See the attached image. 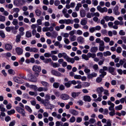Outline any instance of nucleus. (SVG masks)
<instances>
[{
    "instance_id": "f257e3e1",
    "label": "nucleus",
    "mask_w": 126,
    "mask_h": 126,
    "mask_svg": "<svg viewBox=\"0 0 126 126\" xmlns=\"http://www.w3.org/2000/svg\"><path fill=\"white\" fill-rule=\"evenodd\" d=\"M30 75V77L29 79V81L31 82H36L37 81L36 78L38 77L39 74L38 73L35 72L34 75L32 73H31Z\"/></svg>"
},
{
    "instance_id": "f03ea898",
    "label": "nucleus",
    "mask_w": 126,
    "mask_h": 126,
    "mask_svg": "<svg viewBox=\"0 0 126 126\" xmlns=\"http://www.w3.org/2000/svg\"><path fill=\"white\" fill-rule=\"evenodd\" d=\"M15 109L18 112L21 114L22 116L23 117L26 116L25 111L23 109L19 107H16Z\"/></svg>"
},
{
    "instance_id": "7ed1b4c3",
    "label": "nucleus",
    "mask_w": 126,
    "mask_h": 126,
    "mask_svg": "<svg viewBox=\"0 0 126 126\" xmlns=\"http://www.w3.org/2000/svg\"><path fill=\"white\" fill-rule=\"evenodd\" d=\"M32 69L33 71L37 72L38 73L40 72L41 71V67L36 65H34Z\"/></svg>"
},
{
    "instance_id": "20e7f679",
    "label": "nucleus",
    "mask_w": 126,
    "mask_h": 126,
    "mask_svg": "<svg viewBox=\"0 0 126 126\" xmlns=\"http://www.w3.org/2000/svg\"><path fill=\"white\" fill-rule=\"evenodd\" d=\"M97 9L100 12L102 13L104 12H107L108 11V9L106 7H104L102 8L99 5L97 6Z\"/></svg>"
},
{
    "instance_id": "39448f33",
    "label": "nucleus",
    "mask_w": 126,
    "mask_h": 126,
    "mask_svg": "<svg viewBox=\"0 0 126 126\" xmlns=\"http://www.w3.org/2000/svg\"><path fill=\"white\" fill-rule=\"evenodd\" d=\"M108 104L110 106L109 107V110L110 111H115L114 109V107L115 105L114 104L112 103L110 101H108L107 102Z\"/></svg>"
},
{
    "instance_id": "423d86ee",
    "label": "nucleus",
    "mask_w": 126,
    "mask_h": 126,
    "mask_svg": "<svg viewBox=\"0 0 126 126\" xmlns=\"http://www.w3.org/2000/svg\"><path fill=\"white\" fill-rule=\"evenodd\" d=\"M115 70L114 68L111 66L109 67L108 69L109 72L113 75H115L116 74V73L114 72Z\"/></svg>"
},
{
    "instance_id": "0eeeda50",
    "label": "nucleus",
    "mask_w": 126,
    "mask_h": 126,
    "mask_svg": "<svg viewBox=\"0 0 126 126\" xmlns=\"http://www.w3.org/2000/svg\"><path fill=\"white\" fill-rule=\"evenodd\" d=\"M60 97L62 99L64 100L68 99L69 98V97L68 95L65 94H61L60 95Z\"/></svg>"
},
{
    "instance_id": "6e6552de",
    "label": "nucleus",
    "mask_w": 126,
    "mask_h": 126,
    "mask_svg": "<svg viewBox=\"0 0 126 126\" xmlns=\"http://www.w3.org/2000/svg\"><path fill=\"white\" fill-rule=\"evenodd\" d=\"M16 53L18 55H21L23 53V49L20 47H17L16 49Z\"/></svg>"
},
{
    "instance_id": "1a4fd4ad",
    "label": "nucleus",
    "mask_w": 126,
    "mask_h": 126,
    "mask_svg": "<svg viewBox=\"0 0 126 126\" xmlns=\"http://www.w3.org/2000/svg\"><path fill=\"white\" fill-rule=\"evenodd\" d=\"M51 73L53 75L56 76L61 77L62 76L61 73L54 70H52L51 71Z\"/></svg>"
},
{
    "instance_id": "9d476101",
    "label": "nucleus",
    "mask_w": 126,
    "mask_h": 126,
    "mask_svg": "<svg viewBox=\"0 0 126 126\" xmlns=\"http://www.w3.org/2000/svg\"><path fill=\"white\" fill-rule=\"evenodd\" d=\"M65 59L68 62H70L72 63H74L75 61L74 58H70L67 55V56Z\"/></svg>"
},
{
    "instance_id": "9b49d317",
    "label": "nucleus",
    "mask_w": 126,
    "mask_h": 126,
    "mask_svg": "<svg viewBox=\"0 0 126 126\" xmlns=\"http://www.w3.org/2000/svg\"><path fill=\"white\" fill-rule=\"evenodd\" d=\"M118 6L116 5L113 9V12H114L115 14L116 15H118L120 14V12L118 11Z\"/></svg>"
},
{
    "instance_id": "f8f14e48",
    "label": "nucleus",
    "mask_w": 126,
    "mask_h": 126,
    "mask_svg": "<svg viewBox=\"0 0 126 126\" xmlns=\"http://www.w3.org/2000/svg\"><path fill=\"white\" fill-rule=\"evenodd\" d=\"M5 47L6 50L9 51L12 49V47L11 44H7L5 45Z\"/></svg>"
},
{
    "instance_id": "ddd939ff",
    "label": "nucleus",
    "mask_w": 126,
    "mask_h": 126,
    "mask_svg": "<svg viewBox=\"0 0 126 126\" xmlns=\"http://www.w3.org/2000/svg\"><path fill=\"white\" fill-rule=\"evenodd\" d=\"M104 89L102 87H99L97 88L96 91L98 93H102L104 91Z\"/></svg>"
},
{
    "instance_id": "4468645a",
    "label": "nucleus",
    "mask_w": 126,
    "mask_h": 126,
    "mask_svg": "<svg viewBox=\"0 0 126 126\" xmlns=\"http://www.w3.org/2000/svg\"><path fill=\"white\" fill-rule=\"evenodd\" d=\"M67 55V54L64 52L62 53H59L58 55V57L59 58L63 57L64 59H65Z\"/></svg>"
},
{
    "instance_id": "2eb2a0df",
    "label": "nucleus",
    "mask_w": 126,
    "mask_h": 126,
    "mask_svg": "<svg viewBox=\"0 0 126 126\" xmlns=\"http://www.w3.org/2000/svg\"><path fill=\"white\" fill-rule=\"evenodd\" d=\"M69 111L70 113L74 115H77L79 113L77 111L74 110H69Z\"/></svg>"
},
{
    "instance_id": "dca6fc26",
    "label": "nucleus",
    "mask_w": 126,
    "mask_h": 126,
    "mask_svg": "<svg viewBox=\"0 0 126 126\" xmlns=\"http://www.w3.org/2000/svg\"><path fill=\"white\" fill-rule=\"evenodd\" d=\"M80 14L81 17H84L86 16L85 11L83 9H81L80 11Z\"/></svg>"
},
{
    "instance_id": "f3484780",
    "label": "nucleus",
    "mask_w": 126,
    "mask_h": 126,
    "mask_svg": "<svg viewBox=\"0 0 126 126\" xmlns=\"http://www.w3.org/2000/svg\"><path fill=\"white\" fill-rule=\"evenodd\" d=\"M83 99L84 101H85L90 102L91 100L90 97L88 95H85L84 96Z\"/></svg>"
},
{
    "instance_id": "a211bd4d",
    "label": "nucleus",
    "mask_w": 126,
    "mask_h": 126,
    "mask_svg": "<svg viewBox=\"0 0 126 126\" xmlns=\"http://www.w3.org/2000/svg\"><path fill=\"white\" fill-rule=\"evenodd\" d=\"M77 40L79 43L81 44L83 43L84 40V38L81 36H79L77 38Z\"/></svg>"
},
{
    "instance_id": "6ab92c4d",
    "label": "nucleus",
    "mask_w": 126,
    "mask_h": 126,
    "mask_svg": "<svg viewBox=\"0 0 126 126\" xmlns=\"http://www.w3.org/2000/svg\"><path fill=\"white\" fill-rule=\"evenodd\" d=\"M88 58L91 57L92 58H94L96 56V54L94 53H91L90 52L88 53L87 54Z\"/></svg>"
},
{
    "instance_id": "aec40b11",
    "label": "nucleus",
    "mask_w": 126,
    "mask_h": 126,
    "mask_svg": "<svg viewBox=\"0 0 126 126\" xmlns=\"http://www.w3.org/2000/svg\"><path fill=\"white\" fill-rule=\"evenodd\" d=\"M98 49V48L96 47H92L90 50V51L92 53H95Z\"/></svg>"
},
{
    "instance_id": "412c9836",
    "label": "nucleus",
    "mask_w": 126,
    "mask_h": 126,
    "mask_svg": "<svg viewBox=\"0 0 126 126\" xmlns=\"http://www.w3.org/2000/svg\"><path fill=\"white\" fill-rule=\"evenodd\" d=\"M20 0H15L14 1V5L16 6H18L20 5Z\"/></svg>"
},
{
    "instance_id": "4be33fe9",
    "label": "nucleus",
    "mask_w": 126,
    "mask_h": 126,
    "mask_svg": "<svg viewBox=\"0 0 126 126\" xmlns=\"http://www.w3.org/2000/svg\"><path fill=\"white\" fill-rule=\"evenodd\" d=\"M114 24L116 25H118L119 24L120 25H122L124 24V22L122 21H119L118 20H115L114 22Z\"/></svg>"
},
{
    "instance_id": "5701e85b",
    "label": "nucleus",
    "mask_w": 126,
    "mask_h": 126,
    "mask_svg": "<svg viewBox=\"0 0 126 126\" xmlns=\"http://www.w3.org/2000/svg\"><path fill=\"white\" fill-rule=\"evenodd\" d=\"M21 38V36L19 34H18L16 36V38L15 39V41L17 43H18L20 41V38Z\"/></svg>"
},
{
    "instance_id": "b1692460",
    "label": "nucleus",
    "mask_w": 126,
    "mask_h": 126,
    "mask_svg": "<svg viewBox=\"0 0 126 126\" xmlns=\"http://www.w3.org/2000/svg\"><path fill=\"white\" fill-rule=\"evenodd\" d=\"M65 23L68 24L71 23V24H73V21L72 20L70 19H65Z\"/></svg>"
},
{
    "instance_id": "393cba45",
    "label": "nucleus",
    "mask_w": 126,
    "mask_h": 126,
    "mask_svg": "<svg viewBox=\"0 0 126 126\" xmlns=\"http://www.w3.org/2000/svg\"><path fill=\"white\" fill-rule=\"evenodd\" d=\"M80 93V92H73L72 93V96L73 97L75 98L77 96H78Z\"/></svg>"
},
{
    "instance_id": "a878e982",
    "label": "nucleus",
    "mask_w": 126,
    "mask_h": 126,
    "mask_svg": "<svg viewBox=\"0 0 126 126\" xmlns=\"http://www.w3.org/2000/svg\"><path fill=\"white\" fill-rule=\"evenodd\" d=\"M41 83L46 88H47L49 86V84L47 82L45 81H42Z\"/></svg>"
},
{
    "instance_id": "bb28decb",
    "label": "nucleus",
    "mask_w": 126,
    "mask_h": 126,
    "mask_svg": "<svg viewBox=\"0 0 126 126\" xmlns=\"http://www.w3.org/2000/svg\"><path fill=\"white\" fill-rule=\"evenodd\" d=\"M69 38L70 41L72 42L76 40L77 37L75 35L70 36Z\"/></svg>"
},
{
    "instance_id": "cd10ccee",
    "label": "nucleus",
    "mask_w": 126,
    "mask_h": 126,
    "mask_svg": "<svg viewBox=\"0 0 126 126\" xmlns=\"http://www.w3.org/2000/svg\"><path fill=\"white\" fill-rule=\"evenodd\" d=\"M82 6V4L80 3H78L76 6V7L75 9L77 11H79L80 7H81Z\"/></svg>"
},
{
    "instance_id": "c85d7f7f",
    "label": "nucleus",
    "mask_w": 126,
    "mask_h": 126,
    "mask_svg": "<svg viewBox=\"0 0 126 126\" xmlns=\"http://www.w3.org/2000/svg\"><path fill=\"white\" fill-rule=\"evenodd\" d=\"M45 99L44 100L45 101H49V100L50 99V96L49 94H46L45 96Z\"/></svg>"
},
{
    "instance_id": "c756f323",
    "label": "nucleus",
    "mask_w": 126,
    "mask_h": 126,
    "mask_svg": "<svg viewBox=\"0 0 126 126\" xmlns=\"http://www.w3.org/2000/svg\"><path fill=\"white\" fill-rule=\"evenodd\" d=\"M60 83L58 82H54L53 84V86L55 88H58L60 85Z\"/></svg>"
},
{
    "instance_id": "7c9ffc66",
    "label": "nucleus",
    "mask_w": 126,
    "mask_h": 126,
    "mask_svg": "<svg viewBox=\"0 0 126 126\" xmlns=\"http://www.w3.org/2000/svg\"><path fill=\"white\" fill-rule=\"evenodd\" d=\"M38 50L35 47L31 48L30 52H33L35 53L37 52L38 51Z\"/></svg>"
},
{
    "instance_id": "2f4dec72",
    "label": "nucleus",
    "mask_w": 126,
    "mask_h": 126,
    "mask_svg": "<svg viewBox=\"0 0 126 126\" xmlns=\"http://www.w3.org/2000/svg\"><path fill=\"white\" fill-rule=\"evenodd\" d=\"M35 13L37 16H39L41 14V12L39 10L37 9L35 11Z\"/></svg>"
},
{
    "instance_id": "473e14b6",
    "label": "nucleus",
    "mask_w": 126,
    "mask_h": 126,
    "mask_svg": "<svg viewBox=\"0 0 126 126\" xmlns=\"http://www.w3.org/2000/svg\"><path fill=\"white\" fill-rule=\"evenodd\" d=\"M32 33L29 31H27L26 32V36L28 38L31 37L32 36Z\"/></svg>"
},
{
    "instance_id": "72a5a7b5",
    "label": "nucleus",
    "mask_w": 126,
    "mask_h": 126,
    "mask_svg": "<svg viewBox=\"0 0 126 126\" xmlns=\"http://www.w3.org/2000/svg\"><path fill=\"white\" fill-rule=\"evenodd\" d=\"M103 54L104 56H107L110 55L111 54V53L110 51H107L106 52H104Z\"/></svg>"
},
{
    "instance_id": "f704fd0d",
    "label": "nucleus",
    "mask_w": 126,
    "mask_h": 126,
    "mask_svg": "<svg viewBox=\"0 0 126 126\" xmlns=\"http://www.w3.org/2000/svg\"><path fill=\"white\" fill-rule=\"evenodd\" d=\"M15 112V111L14 110H8L7 112L8 114L9 115L14 114Z\"/></svg>"
},
{
    "instance_id": "c9c22d12",
    "label": "nucleus",
    "mask_w": 126,
    "mask_h": 126,
    "mask_svg": "<svg viewBox=\"0 0 126 126\" xmlns=\"http://www.w3.org/2000/svg\"><path fill=\"white\" fill-rule=\"evenodd\" d=\"M86 17L88 18H91L92 16H93V13H88L86 15Z\"/></svg>"
},
{
    "instance_id": "e433bc0d",
    "label": "nucleus",
    "mask_w": 126,
    "mask_h": 126,
    "mask_svg": "<svg viewBox=\"0 0 126 126\" xmlns=\"http://www.w3.org/2000/svg\"><path fill=\"white\" fill-rule=\"evenodd\" d=\"M25 109L29 112L31 113L32 112V110L30 107L26 105L25 106Z\"/></svg>"
},
{
    "instance_id": "4c0bfd02",
    "label": "nucleus",
    "mask_w": 126,
    "mask_h": 126,
    "mask_svg": "<svg viewBox=\"0 0 126 126\" xmlns=\"http://www.w3.org/2000/svg\"><path fill=\"white\" fill-rule=\"evenodd\" d=\"M52 60L50 58H46L45 59L43 62L46 63H48L49 62H51Z\"/></svg>"
},
{
    "instance_id": "58836bf2",
    "label": "nucleus",
    "mask_w": 126,
    "mask_h": 126,
    "mask_svg": "<svg viewBox=\"0 0 126 126\" xmlns=\"http://www.w3.org/2000/svg\"><path fill=\"white\" fill-rule=\"evenodd\" d=\"M82 57L83 59L85 60H89L88 57L87 55L83 54L82 55Z\"/></svg>"
},
{
    "instance_id": "ea45409f",
    "label": "nucleus",
    "mask_w": 126,
    "mask_h": 126,
    "mask_svg": "<svg viewBox=\"0 0 126 126\" xmlns=\"http://www.w3.org/2000/svg\"><path fill=\"white\" fill-rule=\"evenodd\" d=\"M93 68L95 71H97L98 69V65L96 64H94L93 66Z\"/></svg>"
},
{
    "instance_id": "a19ab883",
    "label": "nucleus",
    "mask_w": 126,
    "mask_h": 126,
    "mask_svg": "<svg viewBox=\"0 0 126 126\" xmlns=\"http://www.w3.org/2000/svg\"><path fill=\"white\" fill-rule=\"evenodd\" d=\"M87 21L86 20L84 19L81 20L80 22V24L82 25H84L87 24Z\"/></svg>"
},
{
    "instance_id": "79ce46f5",
    "label": "nucleus",
    "mask_w": 126,
    "mask_h": 126,
    "mask_svg": "<svg viewBox=\"0 0 126 126\" xmlns=\"http://www.w3.org/2000/svg\"><path fill=\"white\" fill-rule=\"evenodd\" d=\"M122 106L120 105L119 106L115 107V108L116 110H121L122 109Z\"/></svg>"
},
{
    "instance_id": "37998d69",
    "label": "nucleus",
    "mask_w": 126,
    "mask_h": 126,
    "mask_svg": "<svg viewBox=\"0 0 126 126\" xmlns=\"http://www.w3.org/2000/svg\"><path fill=\"white\" fill-rule=\"evenodd\" d=\"M5 20V17L3 16L0 15V21L4 22Z\"/></svg>"
},
{
    "instance_id": "c03bdc74",
    "label": "nucleus",
    "mask_w": 126,
    "mask_h": 126,
    "mask_svg": "<svg viewBox=\"0 0 126 126\" xmlns=\"http://www.w3.org/2000/svg\"><path fill=\"white\" fill-rule=\"evenodd\" d=\"M71 83L70 81H69L68 82L65 83L64 84L65 86L67 88L69 87L70 86Z\"/></svg>"
},
{
    "instance_id": "a18cd8bd",
    "label": "nucleus",
    "mask_w": 126,
    "mask_h": 126,
    "mask_svg": "<svg viewBox=\"0 0 126 126\" xmlns=\"http://www.w3.org/2000/svg\"><path fill=\"white\" fill-rule=\"evenodd\" d=\"M49 103V101H47L44 100H42V103L44 104V105L46 107L47 106V104Z\"/></svg>"
},
{
    "instance_id": "49530a36",
    "label": "nucleus",
    "mask_w": 126,
    "mask_h": 126,
    "mask_svg": "<svg viewBox=\"0 0 126 126\" xmlns=\"http://www.w3.org/2000/svg\"><path fill=\"white\" fill-rule=\"evenodd\" d=\"M12 23V24L15 25H17L18 24V22L17 20L16 19H13Z\"/></svg>"
},
{
    "instance_id": "de8ad7c7",
    "label": "nucleus",
    "mask_w": 126,
    "mask_h": 126,
    "mask_svg": "<svg viewBox=\"0 0 126 126\" xmlns=\"http://www.w3.org/2000/svg\"><path fill=\"white\" fill-rule=\"evenodd\" d=\"M0 35L2 38H4L5 37V34L2 31H1L0 32Z\"/></svg>"
},
{
    "instance_id": "09e8293b",
    "label": "nucleus",
    "mask_w": 126,
    "mask_h": 126,
    "mask_svg": "<svg viewBox=\"0 0 126 126\" xmlns=\"http://www.w3.org/2000/svg\"><path fill=\"white\" fill-rule=\"evenodd\" d=\"M104 41L106 43H108L110 41L109 38L108 37H105L104 38Z\"/></svg>"
},
{
    "instance_id": "8fccbe9b",
    "label": "nucleus",
    "mask_w": 126,
    "mask_h": 126,
    "mask_svg": "<svg viewBox=\"0 0 126 126\" xmlns=\"http://www.w3.org/2000/svg\"><path fill=\"white\" fill-rule=\"evenodd\" d=\"M122 49L120 47H117L116 49V52L118 53H119L121 52Z\"/></svg>"
},
{
    "instance_id": "3c124183",
    "label": "nucleus",
    "mask_w": 126,
    "mask_h": 126,
    "mask_svg": "<svg viewBox=\"0 0 126 126\" xmlns=\"http://www.w3.org/2000/svg\"><path fill=\"white\" fill-rule=\"evenodd\" d=\"M90 85V83L86 82H84L83 84L84 86L85 87H88Z\"/></svg>"
},
{
    "instance_id": "603ef678",
    "label": "nucleus",
    "mask_w": 126,
    "mask_h": 126,
    "mask_svg": "<svg viewBox=\"0 0 126 126\" xmlns=\"http://www.w3.org/2000/svg\"><path fill=\"white\" fill-rule=\"evenodd\" d=\"M53 105L50 104L49 103L47 104V106L46 107V108L47 109H50L51 108L53 107Z\"/></svg>"
},
{
    "instance_id": "864d4df0",
    "label": "nucleus",
    "mask_w": 126,
    "mask_h": 126,
    "mask_svg": "<svg viewBox=\"0 0 126 126\" xmlns=\"http://www.w3.org/2000/svg\"><path fill=\"white\" fill-rule=\"evenodd\" d=\"M76 120V118L74 116H72L70 118V122L71 123L74 122Z\"/></svg>"
},
{
    "instance_id": "5fc2aeb1",
    "label": "nucleus",
    "mask_w": 126,
    "mask_h": 126,
    "mask_svg": "<svg viewBox=\"0 0 126 126\" xmlns=\"http://www.w3.org/2000/svg\"><path fill=\"white\" fill-rule=\"evenodd\" d=\"M13 11L14 12H15L16 13H18L19 12V9L18 8H14L13 9Z\"/></svg>"
},
{
    "instance_id": "6e6d98bb",
    "label": "nucleus",
    "mask_w": 126,
    "mask_h": 126,
    "mask_svg": "<svg viewBox=\"0 0 126 126\" xmlns=\"http://www.w3.org/2000/svg\"><path fill=\"white\" fill-rule=\"evenodd\" d=\"M119 34L120 35L123 36L125 35V33L123 30H120L119 32Z\"/></svg>"
},
{
    "instance_id": "4d7b16f0",
    "label": "nucleus",
    "mask_w": 126,
    "mask_h": 126,
    "mask_svg": "<svg viewBox=\"0 0 126 126\" xmlns=\"http://www.w3.org/2000/svg\"><path fill=\"white\" fill-rule=\"evenodd\" d=\"M58 35V34L57 33L55 32H54L52 33L51 36L54 38H56Z\"/></svg>"
},
{
    "instance_id": "13d9d810",
    "label": "nucleus",
    "mask_w": 126,
    "mask_h": 126,
    "mask_svg": "<svg viewBox=\"0 0 126 126\" xmlns=\"http://www.w3.org/2000/svg\"><path fill=\"white\" fill-rule=\"evenodd\" d=\"M92 4L94 6H96L98 4V1L96 0H92Z\"/></svg>"
},
{
    "instance_id": "bf43d9fd",
    "label": "nucleus",
    "mask_w": 126,
    "mask_h": 126,
    "mask_svg": "<svg viewBox=\"0 0 126 126\" xmlns=\"http://www.w3.org/2000/svg\"><path fill=\"white\" fill-rule=\"evenodd\" d=\"M74 78L77 79H81V76L80 75H76L74 76Z\"/></svg>"
},
{
    "instance_id": "052dcab7",
    "label": "nucleus",
    "mask_w": 126,
    "mask_h": 126,
    "mask_svg": "<svg viewBox=\"0 0 126 126\" xmlns=\"http://www.w3.org/2000/svg\"><path fill=\"white\" fill-rule=\"evenodd\" d=\"M105 47L104 46H99V50L101 51H103Z\"/></svg>"
},
{
    "instance_id": "680f3d73",
    "label": "nucleus",
    "mask_w": 126,
    "mask_h": 126,
    "mask_svg": "<svg viewBox=\"0 0 126 126\" xmlns=\"http://www.w3.org/2000/svg\"><path fill=\"white\" fill-rule=\"evenodd\" d=\"M44 56L46 57H49L51 56V55L50 54L48 53H46L44 54Z\"/></svg>"
},
{
    "instance_id": "e2e57ef3",
    "label": "nucleus",
    "mask_w": 126,
    "mask_h": 126,
    "mask_svg": "<svg viewBox=\"0 0 126 126\" xmlns=\"http://www.w3.org/2000/svg\"><path fill=\"white\" fill-rule=\"evenodd\" d=\"M89 121L91 123L93 124L95 122V120L94 119L92 118L90 119Z\"/></svg>"
},
{
    "instance_id": "0e129e2a",
    "label": "nucleus",
    "mask_w": 126,
    "mask_h": 126,
    "mask_svg": "<svg viewBox=\"0 0 126 126\" xmlns=\"http://www.w3.org/2000/svg\"><path fill=\"white\" fill-rule=\"evenodd\" d=\"M75 30H74L70 31L69 33V35L71 36H72L75 33Z\"/></svg>"
},
{
    "instance_id": "69168bd1",
    "label": "nucleus",
    "mask_w": 126,
    "mask_h": 126,
    "mask_svg": "<svg viewBox=\"0 0 126 126\" xmlns=\"http://www.w3.org/2000/svg\"><path fill=\"white\" fill-rule=\"evenodd\" d=\"M58 71L64 73L65 71V69L63 68H59L58 69Z\"/></svg>"
},
{
    "instance_id": "338daca9",
    "label": "nucleus",
    "mask_w": 126,
    "mask_h": 126,
    "mask_svg": "<svg viewBox=\"0 0 126 126\" xmlns=\"http://www.w3.org/2000/svg\"><path fill=\"white\" fill-rule=\"evenodd\" d=\"M102 79L101 78L98 77L96 79V81L98 83H99L102 81Z\"/></svg>"
},
{
    "instance_id": "774afa93",
    "label": "nucleus",
    "mask_w": 126,
    "mask_h": 126,
    "mask_svg": "<svg viewBox=\"0 0 126 126\" xmlns=\"http://www.w3.org/2000/svg\"><path fill=\"white\" fill-rule=\"evenodd\" d=\"M121 38L123 40L124 43L126 44V37L125 36H122Z\"/></svg>"
}]
</instances>
